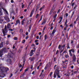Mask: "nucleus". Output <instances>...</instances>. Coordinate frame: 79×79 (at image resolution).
<instances>
[{
    "label": "nucleus",
    "mask_w": 79,
    "mask_h": 79,
    "mask_svg": "<svg viewBox=\"0 0 79 79\" xmlns=\"http://www.w3.org/2000/svg\"><path fill=\"white\" fill-rule=\"evenodd\" d=\"M54 69H56L55 71H56L57 73L58 72H59V73H60V70H59V69H60V67L58 66H57V65H55L54 66Z\"/></svg>",
    "instance_id": "obj_4"
},
{
    "label": "nucleus",
    "mask_w": 79,
    "mask_h": 79,
    "mask_svg": "<svg viewBox=\"0 0 79 79\" xmlns=\"http://www.w3.org/2000/svg\"><path fill=\"white\" fill-rule=\"evenodd\" d=\"M42 19V18H41L40 19V20L39 21L38 23H40V21H41Z\"/></svg>",
    "instance_id": "obj_46"
},
{
    "label": "nucleus",
    "mask_w": 79,
    "mask_h": 79,
    "mask_svg": "<svg viewBox=\"0 0 79 79\" xmlns=\"http://www.w3.org/2000/svg\"><path fill=\"white\" fill-rule=\"evenodd\" d=\"M7 61L9 62V63H11V60L10 59H9L7 60Z\"/></svg>",
    "instance_id": "obj_28"
},
{
    "label": "nucleus",
    "mask_w": 79,
    "mask_h": 79,
    "mask_svg": "<svg viewBox=\"0 0 79 79\" xmlns=\"http://www.w3.org/2000/svg\"><path fill=\"white\" fill-rule=\"evenodd\" d=\"M9 31H13V30L11 29H9Z\"/></svg>",
    "instance_id": "obj_51"
},
{
    "label": "nucleus",
    "mask_w": 79,
    "mask_h": 79,
    "mask_svg": "<svg viewBox=\"0 0 79 79\" xmlns=\"http://www.w3.org/2000/svg\"><path fill=\"white\" fill-rule=\"evenodd\" d=\"M35 44L36 45H39V43L37 42V43H36Z\"/></svg>",
    "instance_id": "obj_59"
},
{
    "label": "nucleus",
    "mask_w": 79,
    "mask_h": 79,
    "mask_svg": "<svg viewBox=\"0 0 79 79\" xmlns=\"http://www.w3.org/2000/svg\"><path fill=\"white\" fill-rule=\"evenodd\" d=\"M47 39V35H44V40H46Z\"/></svg>",
    "instance_id": "obj_16"
},
{
    "label": "nucleus",
    "mask_w": 79,
    "mask_h": 79,
    "mask_svg": "<svg viewBox=\"0 0 79 79\" xmlns=\"http://www.w3.org/2000/svg\"><path fill=\"white\" fill-rule=\"evenodd\" d=\"M76 56L75 55H73V61L74 62L76 61Z\"/></svg>",
    "instance_id": "obj_8"
},
{
    "label": "nucleus",
    "mask_w": 79,
    "mask_h": 79,
    "mask_svg": "<svg viewBox=\"0 0 79 79\" xmlns=\"http://www.w3.org/2000/svg\"><path fill=\"white\" fill-rule=\"evenodd\" d=\"M7 57L8 58H13V54L10 53H8L7 55Z\"/></svg>",
    "instance_id": "obj_7"
},
{
    "label": "nucleus",
    "mask_w": 79,
    "mask_h": 79,
    "mask_svg": "<svg viewBox=\"0 0 79 79\" xmlns=\"http://www.w3.org/2000/svg\"><path fill=\"white\" fill-rule=\"evenodd\" d=\"M67 23H68V20L66 19L65 20V26H68V25H67Z\"/></svg>",
    "instance_id": "obj_21"
},
{
    "label": "nucleus",
    "mask_w": 79,
    "mask_h": 79,
    "mask_svg": "<svg viewBox=\"0 0 79 79\" xmlns=\"http://www.w3.org/2000/svg\"><path fill=\"white\" fill-rule=\"evenodd\" d=\"M68 27V25L66 26V27L64 28V30L65 31L66 30V28H67V27Z\"/></svg>",
    "instance_id": "obj_25"
},
{
    "label": "nucleus",
    "mask_w": 79,
    "mask_h": 79,
    "mask_svg": "<svg viewBox=\"0 0 79 79\" xmlns=\"http://www.w3.org/2000/svg\"><path fill=\"white\" fill-rule=\"evenodd\" d=\"M39 14H37L36 15V18H38V17H39Z\"/></svg>",
    "instance_id": "obj_33"
},
{
    "label": "nucleus",
    "mask_w": 79,
    "mask_h": 79,
    "mask_svg": "<svg viewBox=\"0 0 79 79\" xmlns=\"http://www.w3.org/2000/svg\"><path fill=\"white\" fill-rule=\"evenodd\" d=\"M71 68L72 69H73L74 68V66L73 65L72 66Z\"/></svg>",
    "instance_id": "obj_48"
},
{
    "label": "nucleus",
    "mask_w": 79,
    "mask_h": 79,
    "mask_svg": "<svg viewBox=\"0 0 79 79\" xmlns=\"http://www.w3.org/2000/svg\"><path fill=\"white\" fill-rule=\"evenodd\" d=\"M4 68H5V67H3L2 69L1 68V71H5V69H4Z\"/></svg>",
    "instance_id": "obj_29"
},
{
    "label": "nucleus",
    "mask_w": 79,
    "mask_h": 79,
    "mask_svg": "<svg viewBox=\"0 0 79 79\" xmlns=\"http://www.w3.org/2000/svg\"><path fill=\"white\" fill-rule=\"evenodd\" d=\"M32 15H33V12H31V14H30V17H32Z\"/></svg>",
    "instance_id": "obj_30"
},
{
    "label": "nucleus",
    "mask_w": 79,
    "mask_h": 79,
    "mask_svg": "<svg viewBox=\"0 0 79 79\" xmlns=\"http://www.w3.org/2000/svg\"><path fill=\"white\" fill-rule=\"evenodd\" d=\"M62 48H64V47H65V45H64L62 46Z\"/></svg>",
    "instance_id": "obj_41"
},
{
    "label": "nucleus",
    "mask_w": 79,
    "mask_h": 79,
    "mask_svg": "<svg viewBox=\"0 0 79 79\" xmlns=\"http://www.w3.org/2000/svg\"><path fill=\"white\" fill-rule=\"evenodd\" d=\"M35 10V9H34L32 10V11L31 12H33V14L34 13V12Z\"/></svg>",
    "instance_id": "obj_53"
},
{
    "label": "nucleus",
    "mask_w": 79,
    "mask_h": 79,
    "mask_svg": "<svg viewBox=\"0 0 79 79\" xmlns=\"http://www.w3.org/2000/svg\"><path fill=\"white\" fill-rule=\"evenodd\" d=\"M3 19L1 18H0V23H2L3 22Z\"/></svg>",
    "instance_id": "obj_13"
},
{
    "label": "nucleus",
    "mask_w": 79,
    "mask_h": 79,
    "mask_svg": "<svg viewBox=\"0 0 79 79\" xmlns=\"http://www.w3.org/2000/svg\"><path fill=\"white\" fill-rule=\"evenodd\" d=\"M45 28H46V27H44V28L43 29V31H45Z\"/></svg>",
    "instance_id": "obj_56"
},
{
    "label": "nucleus",
    "mask_w": 79,
    "mask_h": 79,
    "mask_svg": "<svg viewBox=\"0 0 79 79\" xmlns=\"http://www.w3.org/2000/svg\"><path fill=\"white\" fill-rule=\"evenodd\" d=\"M5 19L7 21V22H10V19L8 17H4Z\"/></svg>",
    "instance_id": "obj_10"
},
{
    "label": "nucleus",
    "mask_w": 79,
    "mask_h": 79,
    "mask_svg": "<svg viewBox=\"0 0 79 79\" xmlns=\"http://www.w3.org/2000/svg\"><path fill=\"white\" fill-rule=\"evenodd\" d=\"M45 23H46L45 21H44L43 22V23H42V25L44 24H45Z\"/></svg>",
    "instance_id": "obj_38"
},
{
    "label": "nucleus",
    "mask_w": 79,
    "mask_h": 79,
    "mask_svg": "<svg viewBox=\"0 0 79 79\" xmlns=\"http://www.w3.org/2000/svg\"><path fill=\"white\" fill-rule=\"evenodd\" d=\"M44 7H45V6H43L42 7L40 8V11H42V10L44 8Z\"/></svg>",
    "instance_id": "obj_18"
},
{
    "label": "nucleus",
    "mask_w": 79,
    "mask_h": 79,
    "mask_svg": "<svg viewBox=\"0 0 79 79\" xmlns=\"http://www.w3.org/2000/svg\"><path fill=\"white\" fill-rule=\"evenodd\" d=\"M61 45H59L58 46V48H59V49L60 50V48L61 47Z\"/></svg>",
    "instance_id": "obj_31"
},
{
    "label": "nucleus",
    "mask_w": 79,
    "mask_h": 79,
    "mask_svg": "<svg viewBox=\"0 0 79 79\" xmlns=\"http://www.w3.org/2000/svg\"><path fill=\"white\" fill-rule=\"evenodd\" d=\"M42 36L41 35L40 36V40H41V39H42Z\"/></svg>",
    "instance_id": "obj_44"
},
{
    "label": "nucleus",
    "mask_w": 79,
    "mask_h": 79,
    "mask_svg": "<svg viewBox=\"0 0 79 79\" xmlns=\"http://www.w3.org/2000/svg\"><path fill=\"white\" fill-rule=\"evenodd\" d=\"M23 18H24V17H23V16H21L20 17V18L21 19H23Z\"/></svg>",
    "instance_id": "obj_57"
},
{
    "label": "nucleus",
    "mask_w": 79,
    "mask_h": 79,
    "mask_svg": "<svg viewBox=\"0 0 79 79\" xmlns=\"http://www.w3.org/2000/svg\"><path fill=\"white\" fill-rule=\"evenodd\" d=\"M60 21L59 22V23H60L61 22L62 20H63V17H60Z\"/></svg>",
    "instance_id": "obj_17"
},
{
    "label": "nucleus",
    "mask_w": 79,
    "mask_h": 79,
    "mask_svg": "<svg viewBox=\"0 0 79 79\" xmlns=\"http://www.w3.org/2000/svg\"><path fill=\"white\" fill-rule=\"evenodd\" d=\"M11 3H14V1L13 0H11Z\"/></svg>",
    "instance_id": "obj_49"
},
{
    "label": "nucleus",
    "mask_w": 79,
    "mask_h": 79,
    "mask_svg": "<svg viewBox=\"0 0 79 79\" xmlns=\"http://www.w3.org/2000/svg\"><path fill=\"white\" fill-rule=\"evenodd\" d=\"M28 38H29V36H27L26 38V39H28Z\"/></svg>",
    "instance_id": "obj_52"
},
{
    "label": "nucleus",
    "mask_w": 79,
    "mask_h": 79,
    "mask_svg": "<svg viewBox=\"0 0 79 79\" xmlns=\"http://www.w3.org/2000/svg\"><path fill=\"white\" fill-rule=\"evenodd\" d=\"M34 52V50H32L31 51V52H30V56H32L33 55H34V53H33V52Z\"/></svg>",
    "instance_id": "obj_9"
},
{
    "label": "nucleus",
    "mask_w": 79,
    "mask_h": 79,
    "mask_svg": "<svg viewBox=\"0 0 79 79\" xmlns=\"http://www.w3.org/2000/svg\"><path fill=\"white\" fill-rule=\"evenodd\" d=\"M24 21H25V19H23V21L22 22V25H24Z\"/></svg>",
    "instance_id": "obj_20"
},
{
    "label": "nucleus",
    "mask_w": 79,
    "mask_h": 79,
    "mask_svg": "<svg viewBox=\"0 0 79 79\" xmlns=\"http://www.w3.org/2000/svg\"><path fill=\"white\" fill-rule=\"evenodd\" d=\"M4 69H5V71H8L9 70V69L8 68H4Z\"/></svg>",
    "instance_id": "obj_22"
},
{
    "label": "nucleus",
    "mask_w": 79,
    "mask_h": 79,
    "mask_svg": "<svg viewBox=\"0 0 79 79\" xmlns=\"http://www.w3.org/2000/svg\"><path fill=\"white\" fill-rule=\"evenodd\" d=\"M4 50H5V48H4L2 51H0V57H2L3 55V52H4Z\"/></svg>",
    "instance_id": "obj_6"
},
{
    "label": "nucleus",
    "mask_w": 79,
    "mask_h": 79,
    "mask_svg": "<svg viewBox=\"0 0 79 79\" xmlns=\"http://www.w3.org/2000/svg\"><path fill=\"white\" fill-rule=\"evenodd\" d=\"M73 26V24H71L70 25V27H72Z\"/></svg>",
    "instance_id": "obj_61"
},
{
    "label": "nucleus",
    "mask_w": 79,
    "mask_h": 79,
    "mask_svg": "<svg viewBox=\"0 0 79 79\" xmlns=\"http://www.w3.org/2000/svg\"><path fill=\"white\" fill-rule=\"evenodd\" d=\"M69 54L71 56H73V54L71 52H73V53H74V49H72L70 50H69Z\"/></svg>",
    "instance_id": "obj_5"
},
{
    "label": "nucleus",
    "mask_w": 79,
    "mask_h": 79,
    "mask_svg": "<svg viewBox=\"0 0 79 79\" xmlns=\"http://www.w3.org/2000/svg\"><path fill=\"white\" fill-rule=\"evenodd\" d=\"M12 76H13V74H11V76H10V78H11V77H12Z\"/></svg>",
    "instance_id": "obj_45"
},
{
    "label": "nucleus",
    "mask_w": 79,
    "mask_h": 79,
    "mask_svg": "<svg viewBox=\"0 0 79 79\" xmlns=\"http://www.w3.org/2000/svg\"><path fill=\"white\" fill-rule=\"evenodd\" d=\"M35 46V44H32L31 45L32 47H34Z\"/></svg>",
    "instance_id": "obj_47"
},
{
    "label": "nucleus",
    "mask_w": 79,
    "mask_h": 79,
    "mask_svg": "<svg viewBox=\"0 0 79 79\" xmlns=\"http://www.w3.org/2000/svg\"><path fill=\"white\" fill-rule=\"evenodd\" d=\"M18 23H19V24H20V20H17L16 21V24H15V25H17Z\"/></svg>",
    "instance_id": "obj_12"
},
{
    "label": "nucleus",
    "mask_w": 79,
    "mask_h": 79,
    "mask_svg": "<svg viewBox=\"0 0 79 79\" xmlns=\"http://www.w3.org/2000/svg\"><path fill=\"white\" fill-rule=\"evenodd\" d=\"M30 60H31V61H34V58L30 57Z\"/></svg>",
    "instance_id": "obj_15"
},
{
    "label": "nucleus",
    "mask_w": 79,
    "mask_h": 79,
    "mask_svg": "<svg viewBox=\"0 0 79 79\" xmlns=\"http://www.w3.org/2000/svg\"><path fill=\"white\" fill-rule=\"evenodd\" d=\"M2 31L3 33L4 36H5L6 35H7V30L6 26L5 25L4 29H2Z\"/></svg>",
    "instance_id": "obj_2"
},
{
    "label": "nucleus",
    "mask_w": 79,
    "mask_h": 79,
    "mask_svg": "<svg viewBox=\"0 0 79 79\" xmlns=\"http://www.w3.org/2000/svg\"><path fill=\"white\" fill-rule=\"evenodd\" d=\"M23 3H22V8H24V5H23Z\"/></svg>",
    "instance_id": "obj_37"
},
{
    "label": "nucleus",
    "mask_w": 79,
    "mask_h": 79,
    "mask_svg": "<svg viewBox=\"0 0 79 79\" xmlns=\"http://www.w3.org/2000/svg\"><path fill=\"white\" fill-rule=\"evenodd\" d=\"M7 29H10V28H11V25L10 23H9L7 25Z\"/></svg>",
    "instance_id": "obj_11"
},
{
    "label": "nucleus",
    "mask_w": 79,
    "mask_h": 79,
    "mask_svg": "<svg viewBox=\"0 0 79 79\" xmlns=\"http://www.w3.org/2000/svg\"><path fill=\"white\" fill-rule=\"evenodd\" d=\"M74 3H72V6H74Z\"/></svg>",
    "instance_id": "obj_63"
},
{
    "label": "nucleus",
    "mask_w": 79,
    "mask_h": 79,
    "mask_svg": "<svg viewBox=\"0 0 79 79\" xmlns=\"http://www.w3.org/2000/svg\"><path fill=\"white\" fill-rule=\"evenodd\" d=\"M65 15L66 16V17H68V14L67 13H66Z\"/></svg>",
    "instance_id": "obj_40"
},
{
    "label": "nucleus",
    "mask_w": 79,
    "mask_h": 79,
    "mask_svg": "<svg viewBox=\"0 0 79 79\" xmlns=\"http://www.w3.org/2000/svg\"><path fill=\"white\" fill-rule=\"evenodd\" d=\"M28 32H26V35H28Z\"/></svg>",
    "instance_id": "obj_58"
},
{
    "label": "nucleus",
    "mask_w": 79,
    "mask_h": 79,
    "mask_svg": "<svg viewBox=\"0 0 79 79\" xmlns=\"http://www.w3.org/2000/svg\"><path fill=\"white\" fill-rule=\"evenodd\" d=\"M6 44H7V45H8V44H10V42H9L8 40H7L6 41Z\"/></svg>",
    "instance_id": "obj_19"
},
{
    "label": "nucleus",
    "mask_w": 79,
    "mask_h": 79,
    "mask_svg": "<svg viewBox=\"0 0 79 79\" xmlns=\"http://www.w3.org/2000/svg\"><path fill=\"white\" fill-rule=\"evenodd\" d=\"M64 50V48H63V49L60 51V53H61L62 52H63Z\"/></svg>",
    "instance_id": "obj_54"
},
{
    "label": "nucleus",
    "mask_w": 79,
    "mask_h": 79,
    "mask_svg": "<svg viewBox=\"0 0 79 79\" xmlns=\"http://www.w3.org/2000/svg\"><path fill=\"white\" fill-rule=\"evenodd\" d=\"M20 32H23V29H20Z\"/></svg>",
    "instance_id": "obj_35"
},
{
    "label": "nucleus",
    "mask_w": 79,
    "mask_h": 79,
    "mask_svg": "<svg viewBox=\"0 0 79 79\" xmlns=\"http://www.w3.org/2000/svg\"><path fill=\"white\" fill-rule=\"evenodd\" d=\"M2 9L4 11V12L6 13V15H8V12L7 11V10H6V9L3 8L2 6V4H0V15L2 16L3 14V11H2Z\"/></svg>",
    "instance_id": "obj_1"
},
{
    "label": "nucleus",
    "mask_w": 79,
    "mask_h": 79,
    "mask_svg": "<svg viewBox=\"0 0 79 79\" xmlns=\"http://www.w3.org/2000/svg\"><path fill=\"white\" fill-rule=\"evenodd\" d=\"M53 27H52L50 28L51 30H52V29H53Z\"/></svg>",
    "instance_id": "obj_60"
},
{
    "label": "nucleus",
    "mask_w": 79,
    "mask_h": 79,
    "mask_svg": "<svg viewBox=\"0 0 79 79\" xmlns=\"http://www.w3.org/2000/svg\"><path fill=\"white\" fill-rule=\"evenodd\" d=\"M28 71V69H25V72H26Z\"/></svg>",
    "instance_id": "obj_42"
},
{
    "label": "nucleus",
    "mask_w": 79,
    "mask_h": 79,
    "mask_svg": "<svg viewBox=\"0 0 79 79\" xmlns=\"http://www.w3.org/2000/svg\"><path fill=\"white\" fill-rule=\"evenodd\" d=\"M77 48H79V45H77Z\"/></svg>",
    "instance_id": "obj_64"
},
{
    "label": "nucleus",
    "mask_w": 79,
    "mask_h": 79,
    "mask_svg": "<svg viewBox=\"0 0 79 79\" xmlns=\"http://www.w3.org/2000/svg\"><path fill=\"white\" fill-rule=\"evenodd\" d=\"M25 42H26V40H23L22 41V44H24V43H25Z\"/></svg>",
    "instance_id": "obj_27"
},
{
    "label": "nucleus",
    "mask_w": 79,
    "mask_h": 79,
    "mask_svg": "<svg viewBox=\"0 0 79 79\" xmlns=\"http://www.w3.org/2000/svg\"><path fill=\"white\" fill-rule=\"evenodd\" d=\"M65 57L66 58H69V56L68 55H65Z\"/></svg>",
    "instance_id": "obj_23"
},
{
    "label": "nucleus",
    "mask_w": 79,
    "mask_h": 79,
    "mask_svg": "<svg viewBox=\"0 0 79 79\" xmlns=\"http://www.w3.org/2000/svg\"><path fill=\"white\" fill-rule=\"evenodd\" d=\"M59 72H56V71H55L54 72V78H56V75L57 76L58 78H60L61 77L60 76V75H59Z\"/></svg>",
    "instance_id": "obj_3"
},
{
    "label": "nucleus",
    "mask_w": 79,
    "mask_h": 79,
    "mask_svg": "<svg viewBox=\"0 0 79 79\" xmlns=\"http://www.w3.org/2000/svg\"><path fill=\"white\" fill-rule=\"evenodd\" d=\"M56 32V31L54 29L53 30V31H52V35H54V34H55V33Z\"/></svg>",
    "instance_id": "obj_14"
},
{
    "label": "nucleus",
    "mask_w": 79,
    "mask_h": 79,
    "mask_svg": "<svg viewBox=\"0 0 79 79\" xmlns=\"http://www.w3.org/2000/svg\"><path fill=\"white\" fill-rule=\"evenodd\" d=\"M25 59H24L23 60V67H24V63H25Z\"/></svg>",
    "instance_id": "obj_32"
},
{
    "label": "nucleus",
    "mask_w": 79,
    "mask_h": 79,
    "mask_svg": "<svg viewBox=\"0 0 79 79\" xmlns=\"http://www.w3.org/2000/svg\"><path fill=\"white\" fill-rule=\"evenodd\" d=\"M12 19H15V17H14V16H13L12 17Z\"/></svg>",
    "instance_id": "obj_62"
},
{
    "label": "nucleus",
    "mask_w": 79,
    "mask_h": 79,
    "mask_svg": "<svg viewBox=\"0 0 79 79\" xmlns=\"http://www.w3.org/2000/svg\"><path fill=\"white\" fill-rule=\"evenodd\" d=\"M75 12L74 11H73V14L72 15L73 16V15H74V12Z\"/></svg>",
    "instance_id": "obj_39"
},
{
    "label": "nucleus",
    "mask_w": 79,
    "mask_h": 79,
    "mask_svg": "<svg viewBox=\"0 0 79 79\" xmlns=\"http://www.w3.org/2000/svg\"><path fill=\"white\" fill-rule=\"evenodd\" d=\"M14 39L15 40H18V38H17V37H15L14 38Z\"/></svg>",
    "instance_id": "obj_26"
},
{
    "label": "nucleus",
    "mask_w": 79,
    "mask_h": 79,
    "mask_svg": "<svg viewBox=\"0 0 79 79\" xmlns=\"http://www.w3.org/2000/svg\"><path fill=\"white\" fill-rule=\"evenodd\" d=\"M56 16H57V15L56 14L55 16L54 17V19H55L56 18Z\"/></svg>",
    "instance_id": "obj_34"
},
{
    "label": "nucleus",
    "mask_w": 79,
    "mask_h": 79,
    "mask_svg": "<svg viewBox=\"0 0 79 79\" xmlns=\"http://www.w3.org/2000/svg\"><path fill=\"white\" fill-rule=\"evenodd\" d=\"M34 73H35V71H33L32 73V74H34Z\"/></svg>",
    "instance_id": "obj_55"
},
{
    "label": "nucleus",
    "mask_w": 79,
    "mask_h": 79,
    "mask_svg": "<svg viewBox=\"0 0 79 79\" xmlns=\"http://www.w3.org/2000/svg\"><path fill=\"white\" fill-rule=\"evenodd\" d=\"M2 47H3V44H0V48H1Z\"/></svg>",
    "instance_id": "obj_24"
},
{
    "label": "nucleus",
    "mask_w": 79,
    "mask_h": 79,
    "mask_svg": "<svg viewBox=\"0 0 79 79\" xmlns=\"http://www.w3.org/2000/svg\"><path fill=\"white\" fill-rule=\"evenodd\" d=\"M52 74H53V72H51V73H50V77L52 76Z\"/></svg>",
    "instance_id": "obj_36"
},
{
    "label": "nucleus",
    "mask_w": 79,
    "mask_h": 79,
    "mask_svg": "<svg viewBox=\"0 0 79 79\" xmlns=\"http://www.w3.org/2000/svg\"><path fill=\"white\" fill-rule=\"evenodd\" d=\"M39 41L38 40H36L35 41V42H38Z\"/></svg>",
    "instance_id": "obj_43"
},
{
    "label": "nucleus",
    "mask_w": 79,
    "mask_h": 79,
    "mask_svg": "<svg viewBox=\"0 0 79 79\" xmlns=\"http://www.w3.org/2000/svg\"><path fill=\"white\" fill-rule=\"evenodd\" d=\"M36 39H39V37L38 36H37L36 37Z\"/></svg>",
    "instance_id": "obj_50"
}]
</instances>
